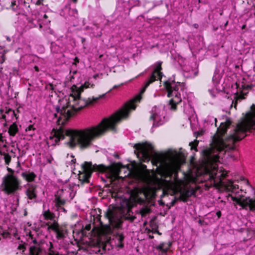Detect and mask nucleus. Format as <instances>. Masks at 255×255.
I'll use <instances>...</instances> for the list:
<instances>
[{
	"label": "nucleus",
	"instance_id": "nucleus-1",
	"mask_svg": "<svg viewBox=\"0 0 255 255\" xmlns=\"http://www.w3.org/2000/svg\"><path fill=\"white\" fill-rule=\"evenodd\" d=\"M162 62L158 61L154 65V70L140 93L133 99L125 104L123 107L109 119H104L96 126L81 129H65L64 125L75 113L86 106L93 105L98 101L105 97L107 93L97 97H90L87 99H82L80 94L85 89L93 88L94 83L89 81H86L79 87L73 85L71 87V93L62 99L58 98L55 91L52 94L53 86L49 83V97H56L58 102L57 105L50 98L49 101V121L57 124L59 127L53 128L49 135V146L58 144L59 141L65 137H68L66 144L70 148L78 146L81 149L90 148L95 139L101 136L109 128L114 130L116 124L121 120L128 117L131 111L136 108V103L139 102L143 94L147 87L156 80L161 81L162 73L161 72Z\"/></svg>",
	"mask_w": 255,
	"mask_h": 255
},
{
	"label": "nucleus",
	"instance_id": "nucleus-2",
	"mask_svg": "<svg viewBox=\"0 0 255 255\" xmlns=\"http://www.w3.org/2000/svg\"><path fill=\"white\" fill-rule=\"evenodd\" d=\"M69 195V190L67 191L65 189H59L54 192L55 199L52 210L55 213L50 212L49 210V230L51 229L57 239H62L66 233L65 228L58 225L57 218L60 211H65L62 206L68 200Z\"/></svg>",
	"mask_w": 255,
	"mask_h": 255
},
{
	"label": "nucleus",
	"instance_id": "nucleus-3",
	"mask_svg": "<svg viewBox=\"0 0 255 255\" xmlns=\"http://www.w3.org/2000/svg\"><path fill=\"white\" fill-rule=\"evenodd\" d=\"M82 171H79V178L83 183L89 182L92 172L97 170L105 172L112 180L123 179L129 175L130 172L125 167H108L103 165H93L91 162H85L81 165Z\"/></svg>",
	"mask_w": 255,
	"mask_h": 255
},
{
	"label": "nucleus",
	"instance_id": "nucleus-4",
	"mask_svg": "<svg viewBox=\"0 0 255 255\" xmlns=\"http://www.w3.org/2000/svg\"><path fill=\"white\" fill-rule=\"evenodd\" d=\"M21 189V181L17 175L9 173L2 177L0 190L4 194L17 195L18 192Z\"/></svg>",
	"mask_w": 255,
	"mask_h": 255
},
{
	"label": "nucleus",
	"instance_id": "nucleus-5",
	"mask_svg": "<svg viewBox=\"0 0 255 255\" xmlns=\"http://www.w3.org/2000/svg\"><path fill=\"white\" fill-rule=\"evenodd\" d=\"M164 86L167 92V96L171 99L169 100V105L172 110H175L177 104L181 101L180 92L182 87L180 83H176L173 80H167L164 82Z\"/></svg>",
	"mask_w": 255,
	"mask_h": 255
},
{
	"label": "nucleus",
	"instance_id": "nucleus-6",
	"mask_svg": "<svg viewBox=\"0 0 255 255\" xmlns=\"http://www.w3.org/2000/svg\"><path fill=\"white\" fill-rule=\"evenodd\" d=\"M165 112L162 106H155L151 111L150 120L153 122V127L162 125L165 121Z\"/></svg>",
	"mask_w": 255,
	"mask_h": 255
},
{
	"label": "nucleus",
	"instance_id": "nucleus-7",
	"mask_svg": "<svg viewBox=\"0 0 255 255\" xmlns=\"http://www.w3.org/2000/svg\"><path fill=\"white\" fill-rule=\"evenodd\" d=\"M24 255H48V254L44 249L43 245H38L30 247L28 252Z\"/></svg>",
	"mask_w": 255,
	"mask_h": 255
},
{
	"label": "nucleus",
	"instance_id": "nucleus-8",
	"mask_svg": "<svg viewBox=\"0 0 255 255\" xmlns=\"http://www.w3.org/2000/svg\"><path fill=\"white\" fill-rule=\"evenodd\" d=\"M1 118L4 120L6 123L12 122L14 119H17L14 111L10 109H6L4 113L2 114Z\"/></svg>",
	"mask_w": 255,
	"mask_h": 255
},
{
	"label": "nucleus",
	"instance_id": "nucleus-9",
	"mask_svg": "<svg viewBox=\"0 0 255 255\" xmlns=\"http://www.w3.org/2000/svg\"><path fill=\"white\" fill-rule=\"evenodd\" d=\"M26 194L30 199L36 198L37 196L36 185L33 183H29L27 185Z\"/></svg>",
	"mask_w": 255,
	"mask_h": 255
},
{
	"label": "nucleus",
	"instance_id": "nucleus-10",
	"mask_svg": "<svg viewBox=\"0 0 255 255\" xmlns=\"http://www.w3.org/2000/svg\"><path fill=\"white\" fill-rule=\"evenodd\" d=\"M125 236L123 234L118 233L113 236L111 243H115V245L119 248H122L124 246Z\"/></svg>",
	"mask_w": 255,
	"mask_h": 255
},
{
	"label": "nucleus",
	"instance_id": "nucleus-11",
	"mask_svg": "<svg viewBox=\"0 0 255 255\" xmlns=\"http://www.w3.org/2000/svg\"><path fill=\"white\" fill-rule=\"evenodd\" d=\"M130 198L132 199L135 203L141 204L144 201V198H146L145 194L140 192L138 193H132L130 195Z\"/></svg>",
	"mask_w": 255,
	"mask_h": 255
},
{
	"label": "nucleus",
	"instance_id": "nucleus-12",
	"mask_svg": "<svg viewBox=\"0 0 255 255\" xmlns=\"http://www.w3.org/2000/svg\"><path fill=\"white\" fill-rule=\"evenodd\" d=\"M171 246V243L168 242H163L157 245L155 247V249L159 252L161 253L162 255L166 254L168 250L169 249Z\"/></svg>",
	"mask_w": 255,
	"mask_h": 255
},
{
	"label": "nucleus",
	"instance_id": "nucleus-13",
	"mask_svg": "<svg viewBox=\"0 0 255 255\" xmlns=\"http://www.w3.org/2000/svg\"><path fill=\"white\" fill-rule=\"evenodd\" d=\"M92 226L91 224H88L85 225L84 228H83L81 231V233L82 235L89 237V238H92L93 236H96V233L94 229L91 231Z\"/></svg>",
	"mask_w": 255,
	"mask_h": 255
},
{
	"label": "nucleus",
	"instance_id": "nucleus-14",
	"mask_svg": "<svg viewBox=\"0 0 255 255\" xmlns=\"http://www.w3.org/2000/svg\"><path fill=\"white\" fill-rule=\"evenodd\" d=\"M21 176L28 182L33 181L36 177V175L33 171L30 170L22 172Z\"/></svg>",
	"mask_w": 255,
	"mask_h": 255
},
{
	"label": "nucleus",
	"instance_id": "nucleus-15",
	"mask_svg": "<svg viewBox=\"0 0 255 255\" xmlns=\"http://www.w3.org/2000/svg\"><path fill=\"white\" fill-rule=\"evenodd\" d=\"M18 131L17 125L15 123H13L8 128V133L11 136H14Z\"/></svg>",
	"mask_w": 255,
	"mask_h": 255
},
{
	"label": "nucleus",
	"instance_id": "nucleus-16",
	"mask_svg": "<svg viewBox=\"0 0 255 255\" xmlns=\"http://www.w3.org/2000/svg\"><path fill=\"white\" fill-rule=\"evenodd\" d=\"M108 243H107L105 245L103 246L102 249H100L99 250V252L100 254H106L105 255H107V249H108V251L110 250V247Z\"/></svg>",
	"mask_w": 255,
	"mask_h": 255
},
{
	"label": "nucleus",
	"instance_id": "nucleus-17",
	"mask_svg": "<svg viewBox=\"0 0 255 255\" xmlns=\"http://www.w3.org/2000/svg\"><path fill=\"white\" fill-rule=\"evenodd\" d=\"M34 130L35 128L32 125H29L25 129V131L27 133V134L29 135H32L34 133Z\"/></svg>",
	"mask_w": 255,
	"mask_h": 255
},
{
	"label": "nucleus",
	"instance_id": "nucleus-18",
	"mask_svg": "<svg viewBox=\"0 0 255 255\" xmlns=\"http://www.w3.org/2000/svg\"><path fill=\"white\" fill-rule=\"evenodd\" d=\"M198 143V141L197 140H195L194 142H190L189 143V145H190L191 150H195V151H197L196 146H197Z\"/></svg>",
	"mask_w": 255,
	"mask_h": 255
},
{
	"label": "nucleus",
	"instance_id": "nucleus-19",
	"mask_svg": "<svg viewBox=\"0 0 255 255\" xmlns=\"http://www.w3.org/2000/svg\"><path fill=\"white\" fill-rule=\"evenodd\" d=\"M240 179L241 180V183H240L241 184H244L245 185L249 187H250L249 183V181L247 179H245L243 177H241L240 178Z\"/></svg>",
	"mask_w": 255,
	"mask_h": 255
},
{
	"label": "nucleus",
	"instance_id": "nucleus-20",
	"mask_svg": "<svg viewBox=\"0 0 255 255\" xmlns=\"http://www.w3.org/2000/svg\"><path fill=\"white\" fill-rule=\"evenodd\" d=\"M4 160L5 163L8 165L11 161V156L8 154H6L4 155Z\"/></svg>",
	"mask_w": 255,
	"mask_h": 255
},
{
	"label": "nucleus",
	"instance_id": "nucleus-21",
	"mask_svg": "<svg viewBox=\"0 0 255 255\" xmlns=\"http://www.w3.org/2000/svg\"><path fill=\"white\" fill-rule=\"evenodd\" d=\"M150 212V210L149 209H147V208H144V209H142L141 210H140V214L141 215V216L142 217H144L147 214H148Z\"/></svg>",
	"mask_w": 255,
	"mask_h": 255
},
{
	"label": "nucleus",
	"instance_id": "nucleus-22",
	"mask_svg": "<svg viewBox=\"0 0 255 255\" xmlns=\"http://www.w3.org/2000/svg\"><path fill=\"white\" fill-rule=\"evenodd\" d=\"M184 112L187 115L189 116V115H192L193 114V113L194 112V110H193V109L192 107H189V109L188 110H186V109H184Z\"/></svg>",
	"mask_w": 255,
	"mask_h": 255
},
{
	"label": "nucleus",
	"instance_id": "nucleus-23",
	"mask_svg": "<svg viewBox=\"0 0 255 255\" xmlns=\"http://www.w3.org/2000/svg\"><path fill=\"white\" fill-rule=\"evenodd\" d=\"M219 75L218 74H215L213 77V81L215 84H217L219 83Z\"/></svg>",
	"mask_w": 255,
	"mask_h": 255
},
{
	"label": "nucleus",
	"instance_id": "nucleus-24",
	"mask_svg": "<svg viewBox=\"0 0 255 255\" xmlns=\"http://www.w3.org/2000/svg\"><path fill=\"white\" fill-rule=\"evenodd\" d=\"M108 218L109 219V221L110 222H112L114 220V216L112 212H110L108 214Z\"/></svg>",
	"mask_w": 255,
	"mask_h": 255
},
{
	"label": "nucleus",
	"instance_id": "nucleus-25",
	"mask_svg": "<svg viewBox=\"0 0 255 255\" xmlns=\"http://www.w3.org/2000/svg\"><path fill=\"white\" fill-rule=\"evenodd\" d=\"M123 85V83H121L120 85H115L113 86V87L110 90H109L107 93H110L111 92L113 89H116V88H118L119 87H120L121 85Z\"/></svg>",
	"mask_w": 255,
	"mask_h": 255
},
{
	"label": "nucleus",
	"instance_id": "nucleus-26",
	"mask_svg": "<svg viewBox=\"0 0 255 255\" xmlns=\"http://www.w3.org/2000/svg\"><path fill=\"white\" fill-rule=\"evenodd\" d=\"M18 249L20 250V251H22V253H24V249H25V248L23 246H19V247H18Z\"/></svg>",
	"mask_w": 255,
	"mask_h": 255
},
{
	"label": "nucleus",
	"instance_id": "nucleus-27",
	"mask_svg": "<svg viewBox=\"0 0 255 255\" xmlns=\"http://www.w3.org/2000/svg\"><path fill=\"white\" fill-rule=\"evenodd\" d=\"M70 12H72L74 14H76L77 15V10L76 9H73L70 11Z\"/></svg>",
	"mask_w": 255,
	"mask_h": 255
},
{
	"label": "nucleus",
	"instance_id": "nucleus-28",
	"mask_svg": "<svg viewBox=\"0 0 255 255\" xmlns=\"http://www.w3.org/2000/svg\"><path fill=\"white\" fill-rule=\"evenodd\" d=\"M216 215L218 216V218H220L221 216V212L220 211H218L216 212Z\"/></svg>",
	"mask_w": 255,
	"mask_h": 255
},
{
	"label": "nucleus",
	"instance_id": "nucleus-29",
	"mask_svg": "<svg viewBox=\"0 0 255 255\" xmlns=\"http://www.w3.org/2000/svg\"><path fill=\"white\" fill-rule=\"evenodd\" d=\"M44 217L46 219L48 218V211H45L43 214Z\"/></svg>",
	"mask_w": 255,
	"mask_h": 255
},
{
	"label": "nucleus",
	"instance_id": "nucleus-30",
	"mask_svg": "<svg viewBox=\"0 0 255 255\" xmlns=\"http://www.w3.org/2000/svg\"><path fill=\"white\" fill-rule=\"evenodd\" d=\"M52 160H53V157L51 156H50V157L49 156V159H48L49 163H51Z\"/></svg>",
	"mask_w": 255,
	"mask_h": 255
},
{
	"label": "nucleus",
	"instance_id": "nucleus-31",
	"mask_svg": "<svg viewBox=\"0 0 255 255\" xmlns=\"http://www.w3.org/2000/svg\"><path fill=\"white\" fill-rule=\"evenodd\" d=\"M49 246H48L49 250H51V251H53H53L51 249V247H52V246L51 243H50H50H49ZM54 252H55V251H54Z\"/></svg>",
	"mask_w": 255,
	"mask_h": 255
},
{
	"label": "nucleus",
	"instance_id": "nucleus-32",
	"mask_svg": "<svg viewBox=\"0 0 255 255\" xmlns=\"http://www.w3.org/2000/svg\"><path fill=\"white\" fill-rule=\"evenodd\" d=\"M71 157L73 158V159L71 160V162L74 164H75L76 159L74 158V156H71Z\"/></svg>",
	"mask_w": 255,
	"mask_h": 255
},
{
	"label": "nucleus",
	"instance_id": "nucleus-33",
	"mask_svg": "<svg viewBox=\"0 0 255 255\" xmlns=\"http://www.w3.org/2000/svg\"><path fill=\"white\" fill-rule=\"evenodd\" d=\"M7 169L9 172H10V173H13V171L11 168L7 167Z\"/></svg>",
	"mask_w": 255,
	"mask_h": 255
},
{
	"label": "nucleus",
	"instance_id": "nucleus-34",
	"mask_svg": "<svg viewBox=\"0 0 255 255\" xmlns=\"http://www.w3.org/2000/svg\"><path fill=\"white\" fill-rule=\"evenodd\" d=\"M16 4V1H11V6L13 7L14 5Z\"/></svg>",
	"mask_w": 255,
	"mask_h": 255
},
{
	"label": "nucleus",
	"instance_id": "nucleus-35",
	"mask_svg": "<svg viewBox=\"0 0 255 255\" xmlns=\"http://www.w3.org/2000/svg\"><path fill=\"white\" fill-rule=\"evenodd\" d=\"M209 91L210 92L211 95L213 96V97H215V95L213 94V92H212V90H209Z\"/></svg>",
	"mask_w": 255,
	"mask_h": 255
},
{
	"label": "nucleus",
	"instance_id": "nucleus-36",
	"mask_svg": "<svg viewBox=\"0 0 255 255\" xmlns=\"http://www.w3.org/2000/svg\"><path fill=\"white\" fill-rule=\"evenodd\" d=\"M28 236H29V237H31V239H32V235H31V234L30 232H29L28 233Z\"/></svg>",
	"mask_w": 255,
	"mask_h": 255
},
{
	"label": "nucleus",
	"instance_id": "nucleus-37",
	"mask_svg": "<svg viewBox=\"0 0 255 255\" xmlns=\"http://www.w3.org/2000/svg\"><path fill=\"white\" fill-rule=\"evenodd\" d=\"M214 122H215V126H217V125H216L217 119H216V118H214Z\"/></svg>",
	"mask_w": 255,
	"mask_h": 255
},
{
	"label": "nucleus",
	"instance_id": "nucleus-38",
	"mask_svg": "<svg viewBox=\"0 0 255 255\" xmlns=\"http://www.w3.org/2000/svg\"><path fill=\"white\" fill-rule=\"evenodd\" d=\"M53 172L54 174H55V166L52 167Z\"/></svg>",
	"mask_w": 255,
	"mask_h": 255
},
{
	"label": "nucleus",
	"instance_id": "nucleus-39",
	"mask_svg": "<svg viewBox=\"0 0 255 255\" xmlns=\"http://www.w3.org/2000/svg\"><path fill=\"white\" fill-rule=\"evenodd\" d=\"M98 76V75L96 74V75H94L93 77H94V78L96 79V78H97Z\"/></svg>",
	"mask_w": 255,
	"mask_h": 255
},
{
	"label": "nucleus",
	"instance_id": "nucleus-40",
	"mask_svg": "<svg viewBox=\"0 0 255 255\" xmlns=\"http://www.w3.org/2000/svg\"><path fill=\"white\" fill-rule=\"evenodd\" d=\"M245 27H246V25H243V26H242V29H244V28H245Z\"/></svg>",
	"mask_w": 255,
	"mask_h": 255
},
{
	"label": "nucleus",
	"instance_id": "nucleus-41",
	"mask_svg": "<svg viewBox=\"0 0 255 255\" xmlns=\"http://www.w3.org/2000/svg\"><path fill=\"white\" fill-rule=\"evenodd\" d=\"M126 205L127 206H128V202H126Z\"/></svg>",
	"mask_w": 255,
	"mask_h": 255
},
{
	"label": "nucleus",
	"instance_id": "nucleus-42",
	"mask_svg": "<svg viewBox=\"0 0 255 255\" xmlns=\"http://www.w3.org/2000/svg\"><path fill=\"white\" fill-rule=\"evenodd\" d=\"M39 27H40V28H41V27H42V25H41V24H39Z\"/></svg>",
	"mask_w": 255,
	"mask_h": 255
},
{
	"label": "nucleus",
	"instance_id": "nucleus-43",
	"mask_svg": "<svg viewBox=\"0 0 255 255\" xmlns=\"http://www.w3.org/2000/svg\"><path fill=\"white\" fill-rule=\"evenodd\" d=\"M44 17H45V18H46V17H47V16H46V14H44Z\"/></svg>",
	"mask_w": 255,
	"mask_h": 255
},
{
	"label": "nucleus",
	"instance_id": "nucleus-44",
	"mask_svg": "<svg viewBox=\"0 0 255 255\" xmlns=\"http://www.w3.org/2000/svg\"><path fill=\"white\" fill-rule=\"evenodd\" d=\"M117 196H118V197H121V196H120V195H118V194L117 195Z\"/></svg>",
	"mask_w": 255,
	"mask_h": 255
}]
</instances>
